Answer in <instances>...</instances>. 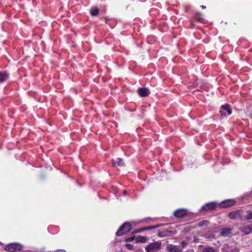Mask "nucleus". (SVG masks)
I'll return each instance as SVG.
<instances>
[{"label":"nucleus","instance_id":"nucleus-17","mask_svg":"<svg viewBox=\"0 0 252 252\" xmlns=\"http://www.w3.org/2000/svg\"><path fill=\"white\" fill-rule=\"evenodd\" d=\"M90 12L92 16H97L99 13V9L96 7H92L90 10Z\"/></svg>","mask_w":252,"mask_h":252},{"label":"nucleus","instance_id":"nucleus-7","mask_svg":"<svg viewBox=\"0 0 252 252\" xmlns=\"http://www.w3.org/2000/svg\"><path fill=\"white\" fill-rule=\"evenodd\" d=\"M112 165L113 166H118L119 167H124L125 164L122 158H117L116 159L112 160Z\"/></svg>","mask_w":252,"mask_h":252},{"label":"nucleus","instance_id":"nucleus-29","mask_svg":"<svg viewBox=\"0 0 252 252\" xmlns=\"http://www.w3.org/2000/svg\"><path fill=\"white\" fill-rule=\"evenodd\" d=\"M251 192L252 193V189Z\"/></svg>","mask_w":252,"mask_h":252},{"label":"nucleus","instance_id":"nucleus-5","mask_svg":"<svg viewBox=\"0 0 252 252\" xmlns=\"http://www.w3.org/2000/svg\"><path fill=\"white\" fill-rule=\"evenodd\" d=\"M174 215L178 218H184L188 216V211L185 209H179L174 212Z\"/></svg>","mask_w":252,"mask_h":252},{"label":"nucleus","instance_id":"nucleus-21","mask_svg":"<svg viewBox=\"0 0 252 252\" xmlns=\"http://www.w3.org/2000/svg\"><path fill=\"white\" fill-rule=\"evenodd\" d=\"M202 252H214V250L211 247H207L204 248Z\"/></svg>","mask_w":252,"mask_h":252},{"label":"nucleus","instance_id":"nucleus-4","mask_svg":"<svg viewBox=\"0 0 252 252\" xmlns=\"http://www.w3.org/2000/svg\"><path fill=\"white\" fill-rule=\"evenodd\" d=\"M249 223L248 225L243 224L239 228L246 235L250 234L252 231V221H249Z\"/></svg>","mask_w":252,"mask_h":252},{"label":"nucleus","instance_id":"nucleus-19","mask_svg":"<svg viewBox=\"0 0 252 252\" xmlns=\"http://www.w3.org/2000/svg\"><path fill=\"white\" fill-rule=\"evenodd\" d=\"M208 223H209V222L207 220H202L199 221L197 223V225L199 227H202L203 226L207 225Z\"/></svg>","mask_w":252,"mask_h":252},{"label":"nucleus","instance_id":"nucleus-26","mask_svg":"<svg viewBox=\"0 0 252 252\" xmlns=\"http://www.w3.org/2000/svg\"><path fill=\"white\" fill-rule=\"evenodd\" d=\"M56 252H66L64 250H58L56 251Z\"/></svg>","mask_w":252,"mask_h":252},{"label":"nucleus","instance_id":"nucleus-25","mask_svg":"<svg viewBox=\"0 0 252 252\" xmlns=\"http://www.w3.org/2000/svg\"><path fill=\"white\" fill-rule=\"evenodd\" d=\"M133 240L132 237H128L125 239L126 242H131Z\"/></svg>","mask_w":252,"mask_h":252},{"label":"nucleus","instance_id":"nucleus-2","mask_svg":"<svg viewBox=\"0 0 252 252\" xmlns=\"http://www.w3.org/2000/svg\"><path fill=\"white\" fill-rule=\"evenodd\" d=\"M132 228L131 225L129 222H125L117 231L116 234L118 236H121L129 232Z\"/></svg>","mask_w":252,"mask_h":252},{"label":"nucleus","instance_id":"nucleus-10","mask_svg":"<svg viewBox=\"0 0 252 252\" xmlns=\"http://www.w3.org/2000/svg\"><path fill=\"white\" fill-rule=\"evenodd\" d=\"M174 234L172 231L168 230H159L158 232V236L160 237H164L165 236H171Z\"/></svg>","mask_w":252,"mask_h":252},{"label":"nucleus","instance_id":"nucleus-8","mask_svg":"<svg viewBox=\"0 0 252 252\" xmlns=\"http://www.w3.org/2000/svg\"><path fill=\"white\" fill-rule=\"evenodd\" d=\"M224 111H226L227 112L228 115H230L232 112L230 106L228 104L223 105L221 106L220 113L221 116H225Z\"/></svg>","mask_w":252,"mask_h":252},{"label":"nucleus","instance_id":"nucleus-12","mask_svg":"<svg viewBox=\"0 0 252 252\" xmlns=\"http://www.w3.org/2000/svg\"><path fill=\"white\" fill-rule=\"evenodd\" d=\"M216 207V204L213 202H210L206 204L205 206L202 207V209L205 211H211L215 209Z\"/></svg>","mask_w":252,"mask_h":252},{"label":"nucleus","instance_id":"nucleus-23","mask_svg":"<svg viewBox=\"0 0 252 252\" xmlns=\"http://www.w3.org/2000/svg\"><path fill=\"white\" fill-rule=\"evenodd\" d=\"M126 247L128 250H131L133 249V246L130 244H126Z\"/></svg>","mask_w":252,"mask_h":252},{"label":"nucleus","instance_id":"nucleus-15","mask_svg":"<svg viewBox=\"0 0 252 252\" xmlns=\"http://www.w3.org/2000/svg\"><path fill=\"white\" fill-rule=\"evenodd\" d=\"M8 78V74L5 72H0V83L6 80Z\"/></svg>","mask_w":252,"mask_h":252},{"label":"nucleus","instance_id":"nucleus-22","mask_svg":"<svg viewBox=\"0 0 252 252\" xmlns=\"http://www.w3.org/2000/svg\"><path fill=\"white\" fill-rule=\"evenodd\" d=\"M195 18L199 21H201L202 20V17L200 14H197L195 15Z\"/></svg>","mask_w":252,"mask_h":252},{"label":"nucleus","instance_id":"nucleus-14","mask_svg":"<svg viewBox=\"0 0 252 252\" xmlns=\"http://www.w3.org/2000/svg\"><path fill=\"white\" fill-rule=\"evenodd\" d=\"M167 249L169 252H180L181 251L177 246L172 244L168 246Z\"/></svg>","mask_w":252,"mask_h":252},{"label":"nucleus","instance_id":"nucleus-11","mask_svg":"<svg viewBox=\"0 0 252 252\" xmlns=\"http://www.w3.org/2000/svg\"><path fill=\"white\" fill-rule=\"evenodd\" d=\"M235 203L234 200L232 199H228L222 201L220 204V207L222 208H227L233 205Z\"/></svg>","mask_w":252,"mask_h":252},{"label":"nucleus","instance_id":"nucleus-6","mask_svg":"<svg viewBox=\"0 0 252 252\" xmlns=\"http://www.w3.org/2000/svg\"><path fill=\"white\" fill-rule=\"evenodd\" d=\"M229 217L232 220L240 219L242 220L240 211H234L230 212L228 214Z\"/></svg>","mask_w":252,"mask_h":252},{"label":"nucleus","instance_id":"nucleus-16","mask_svg":"<svg viewBox=\"0 0 252 252\" xmlns=\"http://www.w3.org/2000/svg\"><path fill=\"white\" fill-rule=\"evenodd\" d=\"M148 238L145 236H139L136 238V241L138 243H145L147 242Z\"/></svg>","mask_w":252,"mask_h":252},{"label":"nucleus","instance_id":"nucleus-9","mask_svg":"<svg viewBox=\"0 0 252 252\" xmlns=\"http://www.w3.org/2000/svg\"><path fill=\"white\" fill-rule=\"evenodd\" d=\"M137 91L138 94L141 97L147 96L150 94L149 90L146 88H139Z\"/></svg>","mask_w":252,"mask_h":252},{"label":"nucleus","instance_id":"nucleus-24","mask_svg":"<svg viewBox=\"0 0 252 252\" xmlns=\"http://www.w3.org/2000/svg\"><path fill=\"white\" fill-rule=\"evenodd\" d=\"M181 245L182 246V247L183 248H185V247H186V246H187V243L186 241H183L181 242Z\"/></svg>","mask_w":252,"mask_h":252},{"label":"nucleus","instance_id":"nucleus-13","mask_svg":"<svg viewBox=\"0 0 252 252\" xmlns=\"http://www.w3.org/2000/svg\"><path fill=\"white\" fill-rule=\"evenodd\" d=\"M231 228H223L221 230L220 235L223 237H228L231 234Z\"/></svg>","mask_w":252,"mask_h":252},{"label":"nucleus","instance_id":"nucleus-28","mask_svg":"<svg viewBox=\"0 0 252 252\" xmlns=\"http://www.w3.org/2000/svg\"><path fill=\"white\" fill-rule=\"evenodd\" d=\"M201 7L203 9H205L206 8V6L204 5H202Z\"/></svg>","mask_w":252,"mask_h":252},{"label":"nucleus","instance_id":"nucleus-20","mask_svg":"<svg viewBox=\"0 0 252 252\" xmlns=\"http://www.w3.org/2000/svg\"><path fill=\"white\" fill-rule=\"evenodd\" d=\"M245 219L247 220H251L252 219V212L250 211H248L247 212V215L245 217Z\"/></svg>","mask_w":252,"mask_h":252},{"label":"nucleus","instance_id":"nucleus-1","mask_svg":"<svg viewBox=\"0 0 252 252\" xmlns=\"http://www.w3.org/2000/svg\"><path fill=\"white\" fill-rule=\"evenodd\" d=\"M161 243L155 242L150 243L145 247L146 252H157L161 249Z\"/></svg>","mask_w":252,"mask_h":252},{"label":"nucleus","instance_id":"nucleus-3","mask_svg":"<svg viewBox=\"0 0 252 252\" xmlns=\"http://www.w3.org/2000/svg\"><path fill=\"white\" fill-rule=\"evenodd\" d=\"M22 249V246L18 243H12L6 245L4 250L9 252H17Z\"/></svg>","mask_w":252,"mask_h":252},{"label":"nucleus","instance_id":"nucleus-27","mask_svg":"<svg viewBox=\"0 0 252 252\" xmlns=\"http://www.w3.org/2000/svg\"><path fill=\"white\" fill-rule=\"evenodd\" d=\"M127 191H126V190H124V191H123V193H124V194H125V195H126V194H127Z\"/></svg>","mask_w":252,"mask_h":252},{"label":"nucleus","instance_id":"nucleus-18","mask_svg":"<svg viewBox=\"0 0 252 252\" xmlns=\"http://www.w3.org/2000/svg\"><path fill=\"white\" fill-rule=\"evenodd\" d=\"M160 226H161V225H159V224L153 225V226H148L144 227L143 228V230H151L152 229H156V228L159 227Z\"/></svg>","mask_w":252,"mask_h":252}]
</instances>
